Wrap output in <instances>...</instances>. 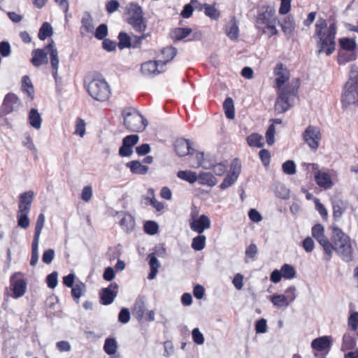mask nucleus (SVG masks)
Wrapping results in <instances>:
<instances>
[{
    "instance_id": "30",
    "label": "nucleus",
    "mask_w": 358,
    "mask_h": 358,
    "mask_svg": "<svg viewBox=\"0 0 358 358\" xmlns=\"http://www.w3.org/2000/svg\"><path fill=\"white\" fill-rule=\"evenodd\" d=\"M29 122L31 127L36 129H39L41 127L42 119L38 110L31 108L29 113Z\"/></svg>"
},
{
    "instance_id": "39",
    "label": "nucleus",
    "mask_w": 358,
    "mask_h": 358,
    "mask_svg": "<svg viewBox=\"0 0 358 358\" xmlns=\"http://www.w3.org/2000/svg\"><path fill=\"white\" fill-rule=\"evenodd\" d=\"M52 33V28L50 24L48 22H44L39 29L38 36L41 40L44 41L48 37L51 36Z\"/></svg>"
},
{
    "instance_id": "49",
    "label": "nucleus",
    "mask_w": 358,
    "mask_h": 358,
    "mask_svg": "<svg viewBox=\"0 0 358 358\" xmlns=\"http://www.w3.org/2000/svg\"><path fill=\"white\" fill-rule=\"evenodd\" d=\"M144 231L150 235H154L157 233L159 227L158 224L154 221H147L144 224Z\"/></svg>"
},
{
    "instance_id": "48",
    "label": "nucleus",
    "mask_w": 358,
    "mask_h": 358,
    "mask_svg": "<svg viewBox=\"0 0 358 358\" xmlns=\"http://www.w3.org/2000/svg\"><path fill=\"white\" fill-rule=\"evenodd\" d=\"M85 122L81 118H77L76 121V129L74 134L83 137L85 134Z\"/></svg>"
},
{
    "instance_id": "16",
    "label": "nucleus",
    "mask_w": 358,
    "mask_h": 358,
    "mask_svg": "<svg viewBox=\"0 0 358 358\" xmlns=\"http://www.w3.org/2000/svg\"><path fill=\"white\" fill-rule=\"evenodd\" d=\"M174 147L176 152L179 157H185L191 155L194 152L190 141L185 138L177 139L175 142Z\"/></svg>"
},
{
    "instance_id": "57",
    "label": "nucleus",
    "mask_w": 358,
    "mask_h": 358,
    "mask_svg": "<svg viewBox=\"0 0 358 358\" xmlns=\"http://www.w3.org/2000/svg\"><path fill=\"white\" fill-rule=\"evenodd\" d=\"M57 271H53L47 276L46 282L50 288L54 289L57 285Z\"/></svg>"
},
{
    "instance_id": "18",
    "label": "nucleus",
    "mask_w": 358,
    "mask_h": 358,
    "mask_svg": "<svg viewBox=\"0 0 358 358\" xmlns=\"http://www.w3.org/2000/svg\"><path fill=\"white\" fill-rule=\"evenodd\" d=\"M281 27L283 33L287 39L294 36L296 27L294 17L292 15H287L282 22H277Z\"/></svg>"
},
{
    "instance_id": "6",
    "label": "nucleus",
    "mask_w": 358,
    "mask_h": 358,
    "mask_svg": "<svg viewBox=\"0 0 358 358\" xmlns=\"http://www.w3.org/2000/svg\"><path fill=\"white\" fill-rule=\"evenodd\" d=\"M122 115L125 127L130 131L142 132L148 125L147 120L134 108L123 109Z\"/></svg>"
},
{
    "instance_id": "15",
    "label": "nucleus",
    "mask_w": 358,
    "mask_h": 358,
    "mask_svg": "<svg viewBox=\"0 0 358 358\" xmlns=\"http://www.w3.org/2000/svg\"><path fill=\"white\" fill-rule=\"evenodd\" d=\"M164 65L157 61H148L141 65V72L147 77H151L165 71Z\"/></svg>"
},
{
    "instance_id": "5",
    "label": "nucleus",
    "mask_w": 358,
    "mask_h": 358,
    "mask_svg": "<svg viewBox=\"0 0 358 358\" xmlns=\"http://www.w3.org/2000/svg\"><path fill=\"white\" fill-rule=\"evenodd\" d=\"M85 87L92 99L98 101H107L111 94L108 83L101 76L87 78L85 80Z\"/></svg>"
},
{
    "instance_id": "17",
    "label": "nucleus",
    "mask_w": 358,
    "mask_h": 358,
    "mask_svg": "<svg viewBox=\"0 0 358 358\" xmlns=\"http://www.w3.org/2000/svg\"><path fill=\"white\" fill-rule=\"evenodd\" d=\"M20 274V273H16L10 277V283L13 285V291L15 298H19L23 296L27 289V282L24 279L20 278L15 280V278Z\"/></svg>"
},
{
    "instance_id": "22",
    "label": "nucleus",
    "mask_w": 358,
    "mask_h": 358,
    "mask_svg": "<svg viewBox=\"0 0 358 358\" xmlns=\"http://www.w3.org/2000/svg\"><path fill=\"white\" fill-rule=\"evenodd\" d=\"M145 310V303L143 297H138L132 310L133 315L138 320H141Z\"/></svg>"
},
{
    "instance_id": "54",
    "label": "nucleus",
    "mask_w": 358,
    "mask_h": 358,
    "mask_svg": "<svg viewBox=\"0 0 358 358\" xmlns=\"http://www.w3.org/2000/svg\"><path fill=\"white\" fill-rule=\"evenodd\" d=\"M276 24L277 23H273V24H270L264 27H262L260 31L263 34H268V37L270 38L278 34V30L276 29Z\"/></svg>"
},
{
    "instance_id": "33",
    "label": "nucleus",
    "mask_w": 358,
    "mask_h": 358,
    "mask_svg": "<svg viewBox=\"0 0 358 358\" xmlns=\"http://www.w3.org/2000/svg\"><path fill=\"white\" fill-rule=\"evenodd\" d=\"M355 345L356 341L355 337L350 333L345 334L343 337L341 350L343 351L352 350L355 347Z\"/></svg>"
},
{
    "instance_id": "13",
    "label": "nucleus",
    "mask_w": 358,
    "mask_h": 358,
    "mask_svg": "<svg viewBox=\"0 0 358 358\" xmlns=\"http://www.w3.org/2000/svg\"><path fill=\"white\" fill-rule=\"evenodd\" d=\"M241 172V166L238 159L234 160L231 165L229 173L225 177L220 187L224 189L232 185L237 180Z\"/></svg>"
},
{
    "instance_id": "64",
    "label": "nucleus",
    "mask_w": 358,
    "mask_h": 358,
    "mask_svg": "<svg viewBox=\"0 0 358 358\" xmlns=\"http://www.w3.org/2000/svg\"><path fill=\"white\" fill-rule=\"evenodd\" d=\"M274 134L275 126L273 124H271L266 132V138L268 145H272L274 143Z\"/></svg>"
},
{
    "instance_id": "23",
    "label": "nucleus",
    "mask_w": 358,
    "mask_h": 358,
    "mask_svg": "<svg viewBox=\"0 0 358 358\" xmlns=\"http://www.w3.org/2000/svg\"><path fill=\"white\" fill-rule=\"evenodd\" d=\"M177 52V49L173 46L163 48L161 51L162 59H159V62H161L162 65L165 66L176 56Z\"/></svg>"
},
{
    "instance_id": "12",
    "label": "nucleus",
    "mask_w": 358,
    "mask_h": 358,
    "mask_svg": "<svg viewBox=\"0 0 358 358\" xmlns=\"http://www.w3.org/2000/svg\"><path fill=\"white\" fill-rule=\"evenodd\" d=\"M189 225L192 231L201 234L210 227V220L206 215H201L196 219L195 215L192 213Z\"/></svg>"
},
{
    "instance_id": "21",
    "label": "nucleus",
    "mask_w": 358,
    "mask_h": 358,
    "mask_svg": "<svg viewBox=\"0 0 358 358\" xmlns=\"http://www.w3.org/2000/svg\"><path fill=\"white\" fill-rule=\"evenodd\" d=\"M94 29L93 19L89 13H86L81 20L80 34L85 36L87 34L92 33Z\"/></svg>"
},
{
    "instance_id": "8",
    "label": "nucleus",
    "mask_w": 358,
    "mask_h": 358,
    "mask_svg": "<svg viewBox=\"0 0 358 358\" xmlns=\"http://www.w3.org/2000/svg\"><path fill=\"white\" fill-rule=\"evenodd\" d=\"M358 101V76H350L344 85L341 94L343 108H347Z\"/></svg>"
},
{
    "instance_id": "42",
    "label": "nucleus",
    "mask_w": 358,
    "mask_h": 358,
    "mask_svg": "<svg viewBox=\"0 0 358 358\" xmlns=\"http://www.w3.org/2000/svg\"><path fill=\"white\" fill-rule=\"evenodd\" d=\"M206 238L204 235L199 234L193 238L192 248L196 251H200L205 248Z\"/></svg>"
},
{
    "instance_id": "45",
    "label": "nucleus",
    "mask_w": 358,
    "mask_h": 358,
    "mask_svg": "<svg viewBox=\"0 0 358 358\" xmlns=\"http://www.w3.org/2000/svg\"><path fill=\"white\" fill-rule=\"evenodd\" d=\"M85 291V285L83 282L77 283L71 289V294L74 300L78 303L80 297Z\"/></svg>"
},
{
    "instance_id": "60",
    "label": "nucleus",
    "mask_w": 358,
    "mask_h": 358,
    "mask_svg": "<svg viewBox=\"0 0 358 358\" xmlns=\"http://www.w3.org/2000/svg\"><path fill=\"white\" fill-rule=\"evenodd\" d=\"M255 331L257 334H264L267 331L266 320L262 318L257 321L255 324Z\"/></svg>"
},
{
    "instance_id": "34",
    "label": "nucleus",
    "mask_w": 358,
    "mask_h": 358,
    "mask_svg": "<svg viewBox=\"0 0 358 358\" xmlns=\"http://www.w3.org/2000/svg\"><path fill=\"white\" fill-rule=\"evenodd\" d=\"M223 108L224 109L226 117L230 120H233L235 117V111L234 101L231 97H227L224 100L223 103Z\"/></svg>"
},
{
    "instance_id": "36",
    "label": "nucleus",
    "mask_w": 358,
    "mask_h": 358,
    "mask_svg": "<svg viewBox=\"0 0 358 358\" xmlns=\"http://www.w3.org/2000/svg\"><path fill=\"white\" fill-rule=\"evenodd\" d=\"M177 176L189 183H194L197 181V175L196 172L191 171H179L177 173Z\"/></svg>"
},
{
    "instance_id": "38",
    "label": "nucleus",
    "mask_w": 358,
    "mask_h": 358,
    "mask_svg": "<svg viewBox=\"0 0 358 358\" xmlns=\"http://www.w3.org/2000/svg\"><path fill=\"white\" fill-rule=\"evenodd\" d=\"M45 223V215L43 213L39 214L38 216L36 226H35V231L33 241H39V238Z\"/></svg>"
},
{
    "instance_id": "9",
    "label": "nucleus",
    "mask_w": 358,
    "mask_h": 358,
    "mask_svg": "<svg viewBox=\"0 0 358 358\" xmlns=\"http://www.w3.org/2000/svg\"><path fill=\"white\" fill-rule=\"evenodd\" d=\"M303 140L308 144L309 148L316 151L320 145L322 138L320 129L314 125H308L302 134Z\"/></svg>"
},
{
    "instance_id": "20",
    "label": "nucleus",
    "mask_w": 358,
    "mask_h": 358,
    "mask_svg": "<svg viewBox=\"0 0 358 358\" xmlns=\"http://www.w3.org/2000/svg\"><path fill=\"white\" fill-rule=\"evenodd\" d=\"M316 183L324 189H330L333 186V182L330 176L325 172L317 171L315 174Z\"/></svg>"
},
{
    "instance_id": "35",
    "label": "nucleus",
    "mask_w": 358,
    "mask_h": 358,
    "mask_svg": "<svg viewBox=\"0 0 358 358\" xmlns=\"http://www.w3.org/2000/svg\"><path fill=\"white\" fill-rule=\"evenodd\" d=\"M270 301L277 308L287 307L289 305L284 294H274L270 297Z\"/></svg>"
},
{
    "instance_id": "62",
    "label": "nucleus",
    "mask_w": 358,
    "mask_h": 358,
    "mask_svg": "<svg viewBox=\"0 0 358 358\" xmlns=\"http://www.w3.org/2000/svg\"><path fill=\"white\" fill-rule=\"evenodd\" d=\"M130 320V313L128 308H123L121 309L120 312L119 313L118 315V320L119 322L126 324Z\"/></svg>"
},
{
    "instance_id": "58",
    "label": "nucleus",
    "mask_w": 358,
    "mask_h": 358,
    "mask_svg": "<svg viewBox=\"0 0 358 358\" xmlns=\"http://www.w3.org/2000/svg\"><path fill=\"white\" fill-rule=\"evenodd\" d=\"M348 324L353 331L358 329V312H354L350 315Z\"/></svg>"
},
{
    "instance_id": "4",
    "label": "nucleus",
    "mask_w": 358,
    "mask_h": 358,
    "mask_svg": "<svg viewBox=\"0 0 358 358\" xmlns=\"http://www.w3.org/2000/svg\"><path fill=\"white\" fill-rule=\"evenodd\" d=\"M334 250L345 262L352 260L353 249L350 237L337 226H332Z\"/></svg>"
},
{
    "instance_id": "24",
    "label": "nucleus",
    "mask_w": 358,
    "mask_h": 358,
    "mask_svg": "<svg viewBox=\"0 0 358 358\" xmlns=\"http://www.w3.org/2000/svg\"><path fill=\"white\" fill-rule=\"evenodd\" d=\"M238 22L235 17H232L226 25V34L231 40H236L238 36Z\"/></svg>"
},
{
    "instance_id": "44",
    "label": "nucleus",
    "mask_w": 358,
    "mask_h": 358,
    "mask_svg": "<svg viewBox=\"0 0 358 358\" xmlns=\"http://www.w3.org/2000/svg\"><path fill=\"white\" fill-rule=\"evenodd\" d=\"M281 272L283 278L286 279H292L296 277V271L293 266L287 264H285L281 267Z\"/></svg>"
},
{
    "instance_id": "63",
    "label": "nucleus",
    "mask_w": 358,
    "mask_h": 358,
    "mask_svg": "<svg viewBox=\"0 0 358 358\" xmlns=\"http://www.w3.org/2000/svg\"><path fill=\"white\" fill-rule=\"evenodd\" d=\"M192 339L198 345H202L204 343V337L199 331V328H195L192 331Z\"/></svg>"
},
{
    "instance_id": "59",
    "label": "nucleus",
    "mask_w": 358,
    "mask_h": 358,
    "mask_svg": "<svg viewBox=\"0 0 358 358\" xmlns=\"http://www.w3.org/2000/svg\"><path fill=\"white\" fill-rule=\"evenodd\" d=\"M22 87L29 96L34 93V87L28 76L22 78Z\"/></svg>"
},
{
    "instance_id": "11",
    "label": "nucleus",
    "mask_w": 358,
    "mask_h": 358,
    "mask_svg": "<svg viewBox=\"0 0 358 358\" xmlns=\"http://www.w3.org/2000/svg\"><path fill=\"white\" fill-rule=\"evenodd\" d=\"M257 25L256 27L260 30V24L268 25L273 23H277V17L275 16V8L271 6L266 7L264 11L259 13L257 17Z\"/></svg>"
},
{
    "instance_id": "27",
    "label": "nucleus",
    "mask_w": 358,
    "mask_h": 358,
    "mask_svg": "<svg viewBox=\"0 0 358 358\" xmlns=\"http://www.w3.org/2000/svg\"><path fill=\"white\" fill-rule=\"evenodd\" d=\"M197 180L201 185L215 186L217 183L216 178L209 172H201L197 176Z\"/></svg>"
},
{
    "instance_id": "1",
    "label": "nucleus",
    "mask_w": 358,
    "mask_h": 358,
    "mask_svg": "<svg viewBox=\"0 0 358 358\" xmlns=\"http://www.w3.org/2000/svg\"><path fill=\"white\" fill-rule=\"evenodd\" d=\"M275 81L278 88V97L275 101V110L278 113H283L292 106V99L297 96L299 87V80L295 85H282L289 80V76L282 63H278L275 69Z\"/></svg>"
},
{
    "instance_id": "29",
    "label": "nucleus",
    "mask_w": 358,
    "mask_h": 358,
    "mask_svg": "<svg viewBox=\"0 0 358 358\" xmlns=\"http://www.w3.org/2000/svg\"><path fill=\"white\" fill-rule=\"evenodd\" d=\"M192 31V29L187 27L176 28L171 32V38L176 41H181L189 36Z\"/></svg>"
},
{
    "instance_id": "53",
    "label": "nucleus",
    "mask_w": 358,
    "mask_h": 358,
    "mask_svg": "<svg viewBox=\"0 0 358 358\" xmlns=\"http://www.w3.org/2000/svg\"><path fill=\"white\" fill-rule=\"evenodd\" d=\"M29 214H17V225L22 229H27L30 221L28 217Z\"/></svg>"
},
{
    "instance_id": "52",
    "label": "nucleus",
    "mask_w": 358,
    "mask_h": 358,
    "mask_svg": "<svg viewBox=\"0 0 358 358\" xmlns=\"http://www.w3.org/2000/svg\"><path fill=\"white\" fill-rule=\"evenodd\" d=\"M108 35V27L106 24H100L96 29L94 36L99 40H103Z\"/></svg>"
},
{
    "instance_id": "47",
    "label": "nucleus",
    "mask_w": 358,
    "mask_h": 358,
    "mask_svg": "<svg viewBox=\"0 0 358 358\" xmlns=\"http://www.w3.org/2000/svg\"><path fill=\"white\" fill-rule=\"evenodd\" d=\"M283 172L287 175H294L296 173V164L292 160H287L282 164Z\"/></svg>"
},
{
    "instance_id": "43",
    "label": "nucleus",
    "mask_w": 358,
    "mask_h": 358,
    "mask_svg": "<svg viewBox=\"0 0 358 358\" xmlns=\"http://www.w3.org/2000/svg\"><path fill=\"white\" fill-rule=\"evenodd\" d=\"M262 141V136L259 135L258 134H252L248 136L247 138V142L248 145L251 147H262L264 145Z\"/></svg>"
},
{
    "instance_id": "40",
    "label": "nucleus",
    "mask_w": 358,
    "mask_h": 358,
    "mask_svg": "<svg viewBox=\"0 0 358 358\" xmlns=\"http://www.w3.org/2000/svg\"><path fill=\"white\" fill-rule=\"evenodd\" d=\"M341 48L347 51H353L357 48L356 42L354 39L350 38H342L339 40Z\"/></svg>"
},
{
    "instance_id": "55",
    "label": "nucleus",
    "mask_w": 358,
    "mask_h": 358,
    "mask_svg": "<svg viewBox=\"0 0 358 358\" xmlns=\"http://www.w3.org/2000/svg\"><path fill=\"white\" fill-rule=\"evenodd\" d=\"M138 140L139 136L138 135L132 134L125 136L122 140V143L133 148V147L138 143Z\"/></svg>"
},
{
    "instance_id": "61",
    "label": "nucleus",
    "mask_w": 358,
    "mask_h": 358,
    "mask_svg": "<svg viewBox=\"0 0 358 358\" xmlns=\"http://www.w3.org/2000/svg\"><path fill=\"white\" fill-rule=\"evenodd\" d=\"M312 235L317 240L324 235V229L321 224H315L312 228Z\"/></svg>"
},
{
    "instance_id": "32",
    "label": "nucleus",
    "mask_w": 358,
    "mask_h": 358,
    "mask_svg": "<svg viewBox=\"0 0 358 358\" xmlns=\"http://www.w3.org/2000/svg\"><path fill=\"white\" fill-rule=\"evenodd\" d=\"M333 216L335 220H338L343 215L345 208L343 201L341 199H334L332 201Z\"/></svg>"
},
{
    "instance_id": "3",
    "label": "nucleus",
    "mask_w": 358,
    "mask_h": 358,
    "mask_svg": "<svg viewBox=\"0 0 358 358\" xmlns=\"http://www.w3.org/2000/svg\"><path fill=\"white\" fill-rule=\"evenodd\" d=\"M336 24L333 22L327 27V22L323 18H319L315 24V36L318 38V53L325 52L327 55H331L335 50V36Z\"/></svg>"
},
{
    "instance_id": "26",
    "label": "nucleus",
    "mask_w": 358,
    "mask_h": 358,
    "mask_svg": "<svg viewBox=\"0 0 358 358\" xmlns=\"http://www.w3.org/2000/svg\"><path fill=\"white\" fill-rule=\"evenodd\" d=\"M148 259H149V265L150 268V272L148 274V278L152 280L156 277L158 273V268L160 267V263L154 253L149 254L148 255Z\"/></svg>"
},
{
    "instance_id": "7",
    "label": "nucleus",
    "mask_w": 358,
    "mask_h": 358,
    "mask_svg": "<svg viewBox=\"0 0 358 358\" xmlns=\"http://www.w3.org/2000/svg\"><path fill=\"white\" fill-rule=\"evenodd\" d=\"M127 22L138 33H143L147 28V22L143 17L142 8L136 3H130L127 6Z\"/></svg>"
},
{
    "instance_id": "19",
    "label": "nucleus",
    "mask_w": 358,
    "mask_h": 358,
    "mask_svg": "<svg viewBox=\"0 0 358 358\" xmlns=\"http://www.w3.org/2000/svg\"><path fill=\"white\" fill-rule=\"evenodd\" d=\"M332 339L331 336H322L314 339L311 343V347L317 351L329 350L331 348Z\"/></svg>"
},
{
    "instance_id": "37",
    "label": "nucleus",
    "mask_w": 358,
    "mask_h": 358,
    "mask_svg": "<svg viewBox=\"0 0 358 358\" xmlns=\"http://www.w3.org/2000/svg\"><path fill=\"white\" fill-rule=\"evenodd\" d=\"M117 345L115 338H108L105 341L103 350L108 355H113L117 352Z\"/></svg>"
},
{
    "instance_id": "14",
    "label": "nucleus",
    "mask_w": 358,
    "mask_h": 358,
    "mask_svg": "<svg viewBox=\"0 0 358 358\" xmlns=\"http://www.w3.org/2000/svg\"><path fill=\"white\" fill-rule=\"evenodd\" d=\"M118 285L116 282L111 283L108 287L103 288L100 293V302L107 306L112 303L117 294Z\"/></svg>"
},
{
    "instance_id": "2",
    "label": "nucleus",
    "mask_w": 358,
    "mask_h": 358,
    "mask_svg": "<svg viewBox=\"0 0 358 358\" xmlns=\"http://www.w3.org/2000/svg\"><path fill=\"white\" fill-rule=\"evenodd\" d=\"M48 55H50L52 74L54 77L55 83H57L61 80V78L58 76L59 59L58 55V50L52 39H51L50 43L43 48L35 49L31 52L32 57L31 62L34 66L36 67L43 64H46L48 63Z\"/></svg>"
},
{
    "instance_id": "46",
    "label": "nucleus",
    "mask_w": 358,
    "mask_h": 358,
    "mask_svg": "<svg viewBox=\"0 0 358 358\" xmlns=\"http://www.w3.org/2000/svg\"><path fill=\"white\" fill-rule=\"evenodd\" d=\"M38 243L39 241H33L31 245V256L30 260V265L34 266L38 260Z\"/></svg>"
},
{
    "instance_id": "41",
    "label": "nucleus",
    "mask_w": 358,
    "mask_h": 358,
    "mask_svg": "<svg viewBox=\"0 0 358 358\" xmlns=\"http://www.w3.org/2000/svg\"><path fill=\"white\" fill-rule=\"evenodd\" d=\"M118 47L122 50L127 48H131V36L124 32H120L118 35Z\"/></svg>"
},
{
    "instance_id": "51",
    "label": "nucleus",
    "mask_w": 358,
    "mask_h": 358,
    "mask_svg": "<svg viewBox=\"0 0 358 358\" xmlns=\"http://www.w3.org/2000/svg\"><path fill=\"white\" fill-rule=\"evenodd\" d=\"M204 13L206 15L213 20H217L220 17V12L213 5L207 4Z\"/></svg>"
},
{
    "instance_id": "56",
    "label": "nucleus",
    "mask_w": 358,
    "mask_h": 358,
    "mask_svg": "<svg viewBox=\"0 0 358 358\" xmlns=\"http://www.w3.org/2000/svg\"><path fill=\"white\" fill-rule=\"evenodd\" d=\"M285 297H287V301H289V303L293 302L297 296L296 289L295 286H294V285L289 286L285 290Z\"/></svg>"
},
{
    "instance_id": "10",
    "label": "nucleus",
    "mask_w": 358,
    "mask_h": 358,
    "mask_svg": "<svg viewBox=\"0 0 358 358\" xmlns=\"http://www.w3.org/2000/svg\"><path fill=\"white\" fill-rule=\"evenodd\" d=\"M20 106L21 102L19 98L15 94L8 93L4 97L0 107V117L18 110Z\"/></svg>"
},
{
    "instance_id": "28",
    "label": "nucleus",
    "mask_w": 358,
    "mask_h": 358,
    "mask_svg": "<svg viewBox=\"0 0 358 358\" xmlns=\"http://www.w3.org/2000/svg\"><path fill=\"white\" fill-rule=\"evenodd\" d=\"M127 167L130 169L132 173L144 175L148 171V167L143 165L139 161H131L127 162Z\"/></svg>"
},
{
    "instance_id": "50",
    "label": "nucleus",
    "mask_w": 358,
    "mask_h": 358,
    "mask_svg": "<svg viewBox=\"0 0 358 358\" xmlns=\"http://www.w3.org/2000/svg\"><path fill=\"white\" fill-rule=\"evenodd\" d=\"M34 195V194L33 191H28V192H24L20 195L19 202L31 206V203L33 201Z\"/></svg>"
},
{
    "instance_id": "25",
    "label": "nucleus",
    "mask_w": 358,
    "mask_h": 358,
    "mask_svg": "<svg viewBox=\"0 0 358 358\" xmlns=\"http://www.w3.org/2000/svg\"><path fill=\"white\" fill-rule=\"evenodd\" d=\"M120 224L126 232L129 233L135 227V219L130 214L124 213L120 221Z\"/></svg>"
},
{
    "instance_id": "31",
    "label": "nucleus",
    "mask_w": 358,
    "mask_h": 358,
    "mask_svg": "<svg viewBox=\"0 0 358 358\" xmlns=\"http://www.w3.org/2000/svg\"><path fill=\"white\" fill-rule=\"evenodd\" d=\"M317 241L323 248L324 252L329 256L327 259L329 260L334 251V244L330 243L324 235L317 238Z\"/></svg>"
}]
</instances>
